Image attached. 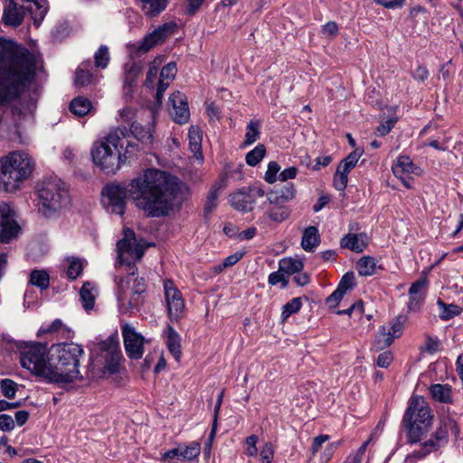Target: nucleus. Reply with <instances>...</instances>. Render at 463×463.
Wrapping results in <instances>:
<instances>
[{
    "label": "nucleus",
    "instance_id": "obj_1",
    "mask_svg": "<svg viewBox=\"0 0 463 463\" xmlns=\"http://www.w3.org/2000/svg\"><path fill=\"white\" fill-rule=\"evenodd\" d=\"M180 191L178 179L164 171L147 169L134 178L128 190L118 184H109L102 189V202L109 213L122 216L125 213L128 192L135 205L146 216H167Z\"/></svg>",
    "mask_w": 463,
    "mask_h": 463
},
{
    "label": "nucleus",
    "instance_id": "obj_2",
    "mask_svg": "<svg viewBox=\"0 0 463 463\" xmlns=\"http://www.w3.org/2000/svg\"><path fill=\"white\" fill-rule=\"evenodd\" d=\"M38 63L26 48L0 40V104L16 98L34 80Z\"/></svg>",
    "mask_w": 463,
    "mask_h": 463
},
{
    "label": "nucleus",
    "instance_id": "obj_3",
    "mask_svg": "<svg viewBox=\"0 0 463 463\" xmlns=\"http://www.w3.org/2000/svg\"><path fill=\"white\" fill-rule=\"evenodd\" d=\"M128 136L126 127L111 129L103 139L94 145L91 150L93 163L105 174L114 175L133 155L137 145L128 142L123 149V139Z\"/></svg>",
    "mask_w": 463,
    "mask_h": 463
},
{
    "label": "nucleus",
    "instance_id": "obj_4",
    "mask_svg": "<svg viewBox=\"0 0 463 463\" xmlns=\"http://www.w3.org/2000/svg\"><path fill=\"white\" fill-rule=\"evenodd\" d=\"M52 383H69L80 378V358L82 347L74 343H61L51 347Z\"/></svg>",
    "mask_w": 463,
    "mask_h": 463
},
{
    "label": "nucleus",
    "instance_id": "obj_5",
    "mask_svg": "<svg viewBox=\"0 0 463 463\" xmlns=\"http://www.w3.org/2000/svg\"><path fill=\"white\" fill-rule=\"evenodd\" d=\"M33 158L22 151H14L0 159V189L7 193L19 190L33 171Z\"/></svg>",
    "mask_w": 463,
    "mask_h": 463
},
{
    "label": "nucleus",
    "instance_id": "obj_6",
    "mask_svg": "<svg viewBox=\"0 0 463 463\" xmlns=\"http://www.w3.org/2000/svg\"><path fill=\"white\" fill-rule=\"evenodd\" d=\"M433 420V414L429 404L422 397H412L402 418V425L407 430L408 441L416 443L420 441L426 434Z\"/></svg>",
    "mask_w": 463,
    "mask_h": 463
},
{
    "label": "nucleus",
    "instance_id": "obj_7",
    "mask_svg": "<svg viewBox=\"0 0 463 463\" xmlns=\"http://www.w3.org/2000/svg\"><path fill=\"white\" fill-rule=\"evenodd\" d=\"M49 6L47 0H5L3 22L6 25L19 26L27 14L38 27L44 19Z\"/></svg>",
    "mask_w": 463,
    "mask_h": 463
},
{
    "label": "nucleus",
    "instance_id": "obj_8",
    "mask_svg": "<svg viewBox=\"0 0 463 463\" xmlns=\"http://www.w3.org/2000/svg\"><path fill=\"white\" fill-rule=\"evenodd\" d=\"M137 267L135 264L128 263V276L126 278L115 279L117 283V299L119 307L125 312L137 310L146 291V284L142 278H132L135 275Z\"/></svg>",
    "mask_w": 463,
    "mask_h": 463
},
{
    "label": "nucleus",
    "instance_id": "obj_9",
    "mask_svg": "<svg viewBox=\"0 0 463 463\" xmlns=\"http://www.w3.org/2000/svg\"><path fill=\"white\" fill-rule=\"evenodd\" d=\"M39 212L49 218L67 207L71 197L65 184L60 179H47L38 191Z\"/></svg>",
    "mask_w": 463,
    "mask_h": 463
},
{
    "label": "nucleus",
    "instance_id": "obj_10",
    "mask_svg": "<svg viewBox=\"0 0 463 463\" xmlns=\"http://www.w3.org/2000/svg\"><path fill=\"white\" fill-rule=\"evenodd\" d=\"M19 359L22 367L52 383L51 359L48 357L46 344H24L20 348Z\"/></svg>",
    "mask_w": 463,
    "mask_h": 463
},
{
    "label": "nucleus",
    "instance_id": "obj_11",
    "mask_svg": "<svg viewBox=\"0 0 463 463\" xmlns=\"http://www.w3.org/2000/svg\"><path fill=\"white\" fill-rule=\"evenodd\" d=\"M449 433L458 436L459 433V428L454 419L449 416H443L440 418L439 426L431 438L424 441L420 445V449L414 450V456L421 458L430 453L438 450L440 447L448 443Z\"/></svg>",
    "mask_w": 463,
    "mask_h": 463
},
{
    "label": "nucleus",
    "instance_id": "obj_12",
    "mask_svg": "<svg viewBox=\"0 0 463 463\" xmlns=\"http://www.w3.org/2000/svg\"><path fill=\"white\" fill-rule=\"evenodd\" d=\"M175 28L176 24L175 23H165L158 26L152 33L146 34L140 43L133 44L131 46L132 52L137 56L146 53L155 46L163 43L175 32Z\"/></svg>",
    "mask_w": 463,
    "mask_h": 463
},
{
    "label": "nucleus",
    "instance_id": "obj_13",
    "mask_svg": "<svg viewBox=\"0 0 463 463\" xmlns=\"http://www.w3.org/2000/svg\"><path fill=\"white\" fill-rule=\"evenodd\" d=\"M264 190L260 186L242 187L230 194V203L237 211L251 212L258 198L263 197Z\"/></svg>",
    "mask_w": 463,
    "mask_h": 463
},
{
    "label": "nucleus",
    "instance_id": "obj_14",
    "mask_svg": "<svg viewBox=\"0 0 463 463\" xmlns=\"http://www.w3.org/2000/svg\"><path fill=\"white\" fill-rule=\"evenodd\" d=\"M165 299L168 317L172 321L179 320L184 313V300L181 291L175 287L172 279L164 281Z\"/></svg>",
    "mask_w": 463,
    "mask_h": 463
},
{
    "label": "nucleus",
    "instance_id": "obj_15",
    "mask_svg": "<svg viewBox=\"0 0 463 463\" xmlns=\"http://www.w3.org/2000/svg\"><path fill=\"white\" fill-rule=\"evenodd\" d=\"M121 331L128 356L133 360L140 359L144 354V336L128 323L122 325Z\"/></svg>",
    "mask_w": 463,
    "mask_h": 463
},
{
    "label": "nucleus",
    "instance_id": "obj_16",
    "mask_svg": "<svg viewBox=\"0 0 463 463\" xmlns=\"http://www.w3.org/2000/svg\"><path fill=\"white\" fill-rule=\"evenodd\" d=\"M100 357L104 359V370L109 373H115L118 370L122 354L118 342L110 337L99 345Z\"/></svg>",
    "mask_w": 463,
    "mask_h": 463
},
{
    "label": "nucleus",
    "instance_id": "obj_17",
    "mask_svg": "<svg viewBox=\"0 0 463 463\" xmlns=\"http://www.w3.org/2000/svg\"><path fill=\"white\" fill-rule=\"evenodd\" d=\"M169 103L171 105L170 112L174 117V120L179 124H184L189 119V109L185 100V96L177 91L169 97Z\"/></svg>",
    "mask_w": 463,
    "mask_h": 463
},
{
    "label": "nucleus",
    "instance_id": "obj_18",
    "mask_svg": "<svg viewBox=\"0 0 463 463\" xmlns=\"http://www.w3.org/2000/svg\"><path fill=\"white\" fill-rule=\"evenodd\" d=\"M124 238L118 241L117 248L118 253V260L120 264L124 263V254L132 250V247L136 245L137 239L136 234L132 229L126 228L123 231Z\"/></svg>",
    "mask_w": 463,
    "mask_h": 463
},
{
    "label": "nucleus",
    "instance_id": "obj_19",
    "mask_svg": "<svg viewBox=\"0 0 463 463\" xmlns=\"http://www.w3.org/2000/svg\"><path fill=\"white\" fill-rule=\"evenodd\" d=\"M417 169L418 167L407 156H399L396 164L392 167L393 175L400 179H403L405 175L415 174Z\"/></svg>",
    "mask_w": 463,
    "mask_h": 463
},
{
    "label": "nucleus",
    "instance_id": "obj_20",
    "mask_svg": "<svg viewBox=\"0 0 463 463\" xmlns=\"http://www.w3.org/2000/svg\"><path fill=\"white\" fill-rule=\"evenodd\" d=\"M320 235L316 226H308L304 230L301 246L304 250L313 252L319 245Z\"/></svg>",
    "mask_w": 463,
    "mask_h": 463
},
{
    "label": "nucleus",
    "instance_id": "obj_21",
    "mask_svg": "<svg viewBox=\"0 0 463 463\" xmlns=\"http://www.w3.org/2000/svg\"><path fill=\"white\" fill-rule=\"evenodd\" d=\"M364 234L348 233L340 241L342 248L348 249L354 252H362L366 248Z\"/></svg>",
    "mask_w": 463,
    "mask_h": 463
},
{
    "label": "nucleus",
    "instance_id": "obj_22",
    "mask_svg": "<svg viewBox=\"0 0 463 463\" xmlns=\"http://www.w3.org/2000/svg\"><path fill=\"white\" fill-rule=\"evenodd\" d=\"M166 345L176 361H179L182 355L180 335L170 326L166 331Z\"/></svg>",
    "mask_w": 463,
    "mask_h": 463
},
{
    "label": "nucleus",
    "instance_id": "obj_23",
    "mask_svg": "<svg viewBox=\"0 0 463 463\" xmlns=\"http://www.w3.org/2000/svg\"><path fill=\"white\" fill-rule=\"evenodd\" d=\"M350 165L341 161L334 175L333 184L338 191H344L347 186L348 174L353 169Z\"/></svg>",
    "mask_w": 463,
    "mask_h": 463
},
{
    "label": "nucleus",
    "instance_id": "obj_24",
    "mask_svg": "<svg viewBox=\"0 0 463 463\" xmlns=\"http://www.w3.org/2000/svg\"><path fill=\"white\" fill-rule=\"evenodd\" d=\"M279 271L287 275L299 273L304 269V262L300 259L292 257L283 258L279 262Z\"/></svg>",
    "mask_w": 463,
    "mask_h": 463
},
{
    "label": "nucleus",
    "instance_id": "obj_25",
    "mask_svg": "<svg viewBox=\"0 0 463 463\" xmlns=\"http://www.w3.org/2000/svg\"><path fill=\"white\" fill-rule=\"evenodd\" d=\"M189 138V147L194 156L198 160H203V153H202V137L200 135V130L197 127L192 126L189 129L188 133Z\"/></svg>",
    "mask_w": 463,
    "mask_h": 463
},
{
    "label": "nucleus",
    "instance_id": "obj_26",
    "mask_svg": "<svg viewBox=\"0 0 463 463\" xmlns=\"http://www.w3.org/2000/svg\"><path fill=\"white\" fill-rule=\"evenodd\" d=\"M143 70V65L141 62L129 61L127 62L124 66L125 71V80H124V87L128 86L131 87L141 74Z\"/></svg>",
    "mask_w": 463,
    "mask_h": 463
},
{
    "label": "nucleus",
    "instance_id": "obj_27",
    "mask_svg": "<svg viewBox=\"0 0 463 463\" xmlns=\"http://www.w3.org/2000/svg\"><path fill=\"white\" fill-rule=\"evenodd\" d=\"M430 392L434 400L444 402H452L451 388L448 384L435 383L430 387Z\"/></svg>",
    "mask_w": 463,
    "mask_h": 463
},
{
    "label": "nucleus",
    "instance_id": "obj_28",
    "mask_svg": "<svg viewBox=\"0 0 463 463\" xmlns=\"http://www.w3.org/2000/svg\"><path fill=\"white\" fill-rule=\"evenodd\" d=\"M130 132L136 139L143 144L149 145L153 141V135L149 126H142L134 122L130 127Z\"/></svg>",
    "mask_w": 463,
    "mask_h": 463
},
{
    "label": "nucleus",
    "instance_id": "obj_29",
    "mask_svg": "<svg viewBox=\"0 0 463 463\" xmlns=\"http://www.w3.org/2000/svg\"><path fill=\"white\" fill-rule=\"evenodd\" d=\"M142 3V9L148 16H156L167 6L168 0H139Z\"/></svg>",
    "mask_w": 463,
    "mask_h": 463
},
{
    "label": "nucleus",
    "instance_id": "obj_30",
    "mask_svg": "<svg viewBox=\"0 0 463 463\" xmlns=\"http://www.w3.org/2000/svg\"><path fill=\"white\" fill-rule=\"evenodd\" d=\"M393 342L390 335V329L387 326H383L373 343V349L376 352L382 351L389 347Z\"/></svg>",
    "mask_w": 463,
    "mask_h": 463
},
{
    "label": "nucleus",
    "instance_id": "obj_31",
    "mask_svg": "<svg viewBox=\"0 0 463 463\" xmlns=\"http://www.w3.org/2000/svg\"><path fill=\"white\" fill-rule=\"evenodd\" d=\"M29 283L41 290H45L50 285V276L44 269H33L30 273Z\"/></svg>",
    "mask_w": 463,
    "mask_h": 463
},
{
    "label": "nucleus",
    "instance_id": "obj_32",
    "mask_svg": "<svg viewBox=\"0 0 463 463\" xmlns=\"http://www.w3.org/2000/svg\"><path fill=\"white\" fill-rule=\"evenodd\" d=\"M376 260L371 256H364L356 263V269L360 276H373L376 273Z\"/></svg>",
    "mask_w": 463,
    "mask_h": 463
},
{
    "label": "nucleus",
    "instance_id": "obj_33",
    "mask_svg": "<svg viewBox=\"0 0 463 463\" xmlns=\"http://www.w3.org/2000/svg\"><path fill=\"white\" fill-rule=\"evenodd\" d=\"M21 228L16 222H5L1 224L0 242L9 243L11 240L17 237Z\"/></svg>",
    "mask_w": 463,
    "mask_h": 463
},
{
    "label": "nucleus",
    "instance_id": "obj_34",
    "mask_svg": "<svg viewBox=\"0 0 463 463\" xmlns=\"http://www.w3.org/2000/svg\"><path fill=\"white\" fill-rule=\"evenodd\" d=\"M261 123L258 119H251L246 128L245 139L243 145L245 146H250L256 142L260 136Z\"/></svg>",
    "mask_w": 463,
    "mask_h": 463
},
{
    "label": "nucleus",
    "instance_id": "obj_35",
    "mask_svg": "<svg viewBox=\"0 0 463 463\" xmlns=\"http://www.w3.org/2000/svg\"><path fill=\"white\" fill-rule=\"evenodd\" d=\"M296 190L293 184H288L279 192L270 193L268 195V200L270 203H278L279 199L283 201H290L295 197Z\"/></svg>",
    "mask_w": 463,
    "mask_h": 463
},
{
    "label": "nucleus",
    "instance_id": "obj_36",
    "mask_svg": "<svg viewBox=\"0 0 463 463\" xmlns=\"http://www.w3.org/2000/svg\"><path fill=\"white\" fill-rule=\"evenodd\" d=\"M90 101L82 97H77L73 99L70 104L71 112L78 117H83L87 115L90 112Z\"/></svg>",
    "mask_w": 463,
    "mask_h": 463
},
{
    "label": "nucleus",
    "instance_id": "obj_37",
    "mask_svg": "<svg viewBox=\"0 0 463 463\" xmlns=\"http://www.w3.org/2000/svg\"><path fill=\"white\" fill-rule=\"evenodd\" d=\"M93 287L90 282H85L80 291V297L83 307L91 310L95 304V296L92 293Z\"/></svg>",
    "mask_w": 463,
    "mask_h": 463
},
{
    "label": "nucleus",
    "instance_id": "obj_38",
    "mask_svg": "<svg viewBox=\"0 0 463 463\" xmlns=\"http://www.w3.org/2000/svg\"><path fill=\"white\" fill-rule=\"evenodd\" d=\"M61 333V335L64 337L71 336V330L68 329L62 323L61 319H55L50 326L47 327H42L38 332V336L43 334H55Z\"/></svg>",
    "mask_w": 463,
    "mask_h": 463
},
{
    "label": "nucleus",
    "instance_id": "obj_39",
    "mask_svg": "<svg viewBox=\"0 0 463 463\" xmlns=\"http://www.w3.org/2000/svg\"><path fill=\"white\" fill-rule=\"evenodd\" d=\"M266 146L263 144H259L252 150L247 153L245 156L246 163L250 166H256L265 156Z\"/></svg>",
    "mask_w": 463,
    "mask_h": 463
},
{
    "label": "nucleus",
    "instance_id": "obj_40",
    "mask_svg": "<svg viewBox=\"0 0 463 463\" xmlns=\"http://www.w3.org/2000/svg\"><path fill=\"white\" fill-rule=\"evenodd\" d=\"M437 304L441 309L439 317L444 321L451 319L452 317L459 315L461 312L460 307L455 304L448 305L445 304L441 299H438Z\"/></svg>",
    "mask_w": 463,
    "mask_h": 463
},
{
    "label": "nucleus",
    "instance_id": "obj_41",
    "mask_svg": "<svg viewBox=\"0 0 463 463\" xmlns=\"http://www.w3.org/2000/svg\"><path fill=\"white\" fill-rule=\"evenodd\" d=\"M267 214L271 221L281 222L289 217L290 212L286 206L274 205L268 210Z\"/></svg>",
    "mask_w": 463,
    "mask_h": 463
},
{
    "label": "nucleus",
    "instance_id": "obj_42",
    "mask_svg": "<svg viewBox=\"0 0 463 463\" xmlns=\"http://www.w3.org/2000/svg\"><path fill=\"white\" fill-rule=\"evenodd\" d=\"M201 452V445L197 441H193L184 449H181V459L192 460L197 458Z\"/></svg>",
    "mask_w": 463,
    "mask_h": 463
},
{
    "label": "nucleus",
    "instance_id": "obj_43",
    "mask_svg": "<svg viewBox=\"0 0 463 463\" xmlns=\"http://www.w3.org/2000/svg\"><path fill=\"white\" fill-rule=\"evenodd\" d=\"M95 66L105 69L109 62V49L106 45H101L94 54Z\"/></svg>",
    "mask_w": 463,
    "mask_h": 463
},
{
    "label": "nucleus",
    "instance_id": "obj_44",
    "mask_svg": "<svg viewBox=\"0 0 463 463\" xmlns=\"http://www.w3.org/2000/svg\"><path fill=\"white\" fill-rule=\"evenodd\" d=\"M0 389L2 394L7 399L14 398L17 392V383L8 378L0 381Z\"/></svg>",
    "mask_w": 463,
    "mask_h": 463
},
{
    "label": "nucleus",
    "instance_id": "obj_45",
    "mask_svg": "<svg viewBox=\"0 0 463 463\" xmlns=\"http://www.w3.org/2000/svg\"><path fill=\"white\" fill-rule=\"evenodd\" d=\"M302 306L300 298H294L287 304L283 306L281 317L283 320H286L291 315L297 313Z\"/></svg>",
    "mask_w": 463,
    "mask_h": 463
},
{
    "label": "nucleus",
    "instance_id": "obj_46",
    "mask_svg": "<svg viewBox=\"0 0 463 463\" xmlns=\"http://www.w3.org/2000/svg\"><path fill=\"white\" fill-rule=\"evenodd\" d=\"M162 60L160 58H156L149 64L148 71L146 73V78L145 81V85L147 88H153L154 81L157 77L159 65L161 64Z\"/></svg>",
    "mask_w": 463,
    "mask_h": 463
},
{
    "label": "nucleus",
    "instance_id": "obj_47",
    "mask_svg": "<svg viewBox=\"0 0 463 463\" xmlns=\"http://www.w3.org/2000/svg\"><path fill=\"white\" fill-rule=\"evenodd\" d=\"M217 199H218V188L213 187L210 191V193L207 196L206 202H205V205H204L205 217H208L213 213V211L216 208Z\"/></svg>",
    "mask_w": 463,
    "mask_h": 463
},
{
    "label": "nucleus",
    "instance_id": "obj_48",
    "mask_svg": "<svg viewBox=\"0 0 463 463\" xmlns=\"http://www.w3.org/2000/svg\"><path fill=\"white\" fill-rule=\"evenodd\" d=\"M92 74L82 68H79L75 73V84L80 87H85L91 83Z\"/></svg>",
    "mask_w": 463,
    "mask_h": 463
},
{
    "label": "nucleus",
    "instance_id": "obj_49",
    "mask_svg": "<svg viewBox=\"0 0 463 463\" xmlns=\"http://www.w3.org/2000/svg\"><path fill=\"white\" fill-rule=\"evenodd\" d=\"M279 171L280 165L278 164V162H269L264 176L265 181L268 182L269 184H274L278 180Z\"/></svg>",
    "mask_w": 463,
    "mask_h": 463
},
{
    "label": "nucleus",
    "instance_id": "obj_50",
    "mask_svg": "<svg viewBox=\"0 0 463 463\" xmlns=\"http://www.w3.org/2000/svg\"><path fill=\"white\" fill-rule=\"evenodd\" d=\"M354 274L352 271L346 272L341 279L337 288L344 294L354 287Z\"/></svg>",
    "mask_w": 463,
    "mask_h": 463
},
{
    "label": "nucleus",
    "instance_id": "obj_51",
    "mask_svg": "<svg viewBox=\"0 0 463 463\" xmlns=\"http://www.w3.org/2000/svg\"><path fill=\"white\" fill-rule=\"evenodd\" d=\"M1 224L5 222H16L15 213L8 203H0Z\"/></svg>",
    "mask_w": 463,
    "mask_h": 463
},
{
    "label": "nucleus",
    "instance_id": "obj_52",
    "mask_svg": "<svg viewBox=\"0 0 463 463\" xmlns=\"http://www.w3.org/2000/svg\"><path fill=\"white\" fill-rule=\"evenodd\" d=\"M428 286V279L427 277H421L415 282H413L409 289V295L410 296H422L421 291L426 289Z\"/></svg>",
    "mask_w": 463,
    "mask_h": 463
},
{
    "label": "nucleus",
    "instance_id": "obj_53",
    "mask_svg": "<svg viewBox=\"0 0 463 463\" xmlns=\"http://www.w3.org/2000/svg\"><path fill=\"white\" fill-rule=\"evenodd\" d=\"M260 463H271L274 458V448L270 442L265 443L260 452Z\"/></svg>",
    "mask_w": 463,
    "mask_h": 463
},
{
    "label": "nucleus",
    "instance_id": "obj_54",
    "mask_svg": "<svg viewBox=\"0 0 463 463\" xmlns=\"http://www.w3.org/2000/svg\"><path fill=\"white\" fill-rule=\"evenodd\" d=\"M177 69L175 62H168L160 72V78L166 80H173L175 77Z\"/></svg>",
    "mask_w": 463,
    "mask_h": 463
},
{
    "label": "nucleus",
    "instance_id": "obj_55",
    "mask_svg": "<svg viewBox=\"0 0 463 463\" xmlns=\"http://www.w3.org/2000/svg\"><path fill=\"white\" fill-rule=\"evenodd\" d=\"M397 118H391L386 119L385 121L381 122V124L377 127V133L379 136H386L390 133V131L393 128L397 122Z\"/></svg>",
    "mask_w": 463,
    "mask_h": 463
},
{
    "label": "nucleus",
    "instance_id": "obj_56",
    "mask_svg": "<svg viewBox=\"0 0 463 463\" xmlns=\"http://www.w3.org/2000/svg\"><path fill=\"white\" fill-rule=\"evenodd\" d=\"M82 272V264L79 260H72L68 267L67 275L71 279H77Z\"/></svg>",
    "mask_w": 463,
    "mask_h": 463
},
{
    "label": "nucleus",
    "instance_id": "obj_57",
    "mask_svg": "<svg viewBox=\"0 0 463 463\" xmlns=\"http://www.w3.org/2000/svg\"><path fill=\"white\" fill-rule=\"evenodd\" d=\"M269 284L275 286L279 283H282V288H286L288 284V280L285 277V273L279 271L272 272L269 274L268 279Z\"/></svg>",
    "mask_w": 463,
    "mask_h": 463
},
{
    "label": "nucleus",
    "instance_id": "obj_58",
    "mask_svg": "<svg viewBox=\"0 0 463 463\" xmlns=\"http://www.w3.org/2000/svg\"><path fill=\"white\" fill-rule=\"evenodd\" d=\"M244 253L241 251H236L235 253L226 257L222 264L218 268L219 270H222L223 269L232 267L235 265L237 262H239L241 258L243 257Z\"/></svg>",
    "mask_w": 463,
    "mask_h": 463
},
{
    "label": "nucleus",
    "instance_id": "obj_59",
    "mask_svg": "<svg viewBox=\"0 0 463 463\" xmlns=\"http://www.w3.org/2000/svg\"><path fill=\"white\" fill-rule=\"evenodd\" d=\"M393 355L391 351H384L381 353L376 360V364L382 368H387L392 362Z\"/></svg>",
    "mask_w": 463,
    "mask_h": 463
},
{
    "label": "nucleus",
    "instance_id": "obj_60",
    "mask_svg": "<svg viewBox=\"0 0 463 463\" xmlns=\"http://www.w3.org/2000/svg\"><path fill=\"white\" fill-rule=\"evenodd\" d=\"M14 420L10 415H0V430L9 432L14 429Z\"/></svg>",
    "mask_w": 463,
    "mask_h": 463
},
{
    "label": "nucleus",
    "instance_id": "obj_61",
    "mask_svg": "<svg viewBox=\"0 0 463 463\" xmlns=\"http://www.w3.org/2000/svg\"><path fill=\"white\" fill-rule=\"evenodd\" d=\"M258 437L256 435H250L246 439V453L249 457H255L258 454L257 449Z\"/></svg>",
    "mask_w": 463,
    "mask_h": 463
},
{
    "label": "nucleus",
    "instance_id": "obj_62",
    "mask_svg": "<svg viewBox=\"0 0 463 463\" xmlns=\"http://www.w3.org/2000/svg\"><path fill=\"white\" fill-rule=\"evenodd\" d=\"M375 4L382 5L388 9L402 8L406 0H373Z\"/></svg>",
    "mask_w": 463,
    "mask_h": 463
},
{
    "label": "nucleus",
    "instance_id": "obj_63",
    "mask_svg": "<svg viewBox=\"0 0 463 463\" xmlns=\"http://www.w3.org/2000/svg\"><path fill=\"white\" fill-rule=\"evenodd\" d=\"M344 293H342L338 288H336L327 298L326 304L329 308H335L339 304V302L344 298Z\"/></svg>",
    "mask_w": 463,
    "mask_h": 463
},
{
    "label": "nucleus",
    "instance_id": "obj_64",
    "mask_svg": "<svg viewBox=\"0 0 463 463\" xmlns=\"http://www.w3.org/2000/svg\"><path fill=\"white\" fill-rule=\"evenodd\" d=\"M297 174L298 169L295 166H290L279 172L278 175V180L281 182H286L288 179H294L297 176Z\"/></svg>",
    "mask_w": 463,
    "mask_h": 463
}]
</instances>
